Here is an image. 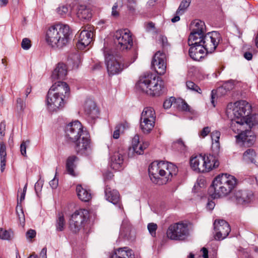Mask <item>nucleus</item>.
<instances>
[{
  "mask_svg": "<svg viewBox=\"0 0 258 258\" xmlns=\"http://www.w3.org/2000/svg\"><path fill=\"white\" fill-rule=\"evenodd\" d=\"M46 252H47L46 248V247L43 248L40 253V258H47Z\"/></svg>",
  "mask_w": 258,
  "mask_h": 258,
  "instance_id": "69168bd1",
  "label": "nucleus"
},
{
  "mask_svg": "<svg viewBox=\"0 0 258 258\" xmlns=\"http://www.w3.org/2000/svg\"><path fill=\"white\" fill-rule=\"evenodd\" d=\"M148 119L151 120H155V112L151 107H145L141 114V118Z\"/></svg>",
  "mask_w": 258,
  "mask_h": 258,
  "instance_id": "f704fd0d",
  "label": "nucleus"
},
{
  "mask_svg": "<svg viewBox=\"0 0 258 258\" xmlns=\"http://www.w3.org/2000/svg\"><path fill=\"white\" fill-rule=\"evenodd\" d=\"M255 152L252 149L246 150L243 154V159L247 162L253 163L255 161Z\"/></svg>",
  "mask_w": 258,
  "mask_h": 258,
  "instance_id": "c9c22d12",
  "label": "nucleus"
},
{
  "mask_svg": "<svg viewBox=\"0 0 258 258\" xmlns=\"http://www.w3.org/2000/svg\"><path fill=\"white\" fill-rule=\"evenodd\" d=\"M76 191L79 198L83 202H87L91 199V194L87 189L83 188L81 185L76 187Z\"/></svg>",
  "mask_w": 258,
  "mask_h": 258,
  "instance_id": "7c9ffc66",
  "label": "nucleus"
},
{
  "mask_svg": "<svg viewBox=\"0 0 258 258\" xmlns=\"http://www.w3.org/2000/svg\"><path fill=\"white\" fill-rule=\"evenodd\" d=\"M58 184V180L55 177L49 182V185L52 189L57 188Z\"/></svg>",
  "mask_w": 258,
  "mask_h": 258,
  "instance_id": "bf43d9fd",
  "label": "nucleus"
},
{
  "mask_svg": "<svg viewBox=\"0 0 258 258\" xmlns=\"http://www.w3.org/2000/svg\"><path fill=\"white\" fill-rule=\"evenodd\" d=\"M26 107L25 102L21 98H18L17 99V110L22 111L24 110Z\"/></svg>",
  "mask_w": 258,
  "mask_h": 258,
  "instance_id": "8fccbe9b",
  "label": "nucleus"
},
{
  "mask_svg": "<svg viewBox=\"0 0 258 258\" xmlns=\"http://www.w3.org/2000/svg\"><path fill=\"white\" fill-rule=\"evenodd\" d=\"M36 233L34 230L30 229L26 232V237L28 239H32L35 237Z\"/></svg>",
  "mask_w": 258,
  "mask_h": 258,
  "instance_id": "680f3d73",
  "label": "nucleus"
},
{
  "mask_svg": "<svg viewBox=\"0 0 258 258\" xmlns=\"http://www.w3.org/2000/svg\"><path fill=\"white\" fill-rule=\"evenodd\" d=\"M104 56L108 73L109 76H113L119 74L134 62L137 57V54L135 53L131 61L126 60L120 55H114L110 52L105 51Z\"/></svg>",
  "mask_w": 258,
  "mask_h": 258,
  "instance_id": "423d86ee",
  "label": "nucleus"
},
{
  "mask_svg": "<svg viewBox=\"0 0 258 258\" xmlns=\"http://www.w3.org/2000/svg\"><path fill=\"white\" fill-rule=\"evenodd\" d=\"M190 165L192 170L197 172H206L218 167L219 162L213 155L203 156L200 154L190 158Z\"/></svg>",
  "mask_w": 258,
  "mask_h": 258,
  "instance_id": "0eeeda50",
  "label": "nucleus"
},
{
  "mask_svg": "<svg viewBox=\"0 0 258 258\" xmlns=\"http://www.w3.org/2000/svg\"><path fill=\"white\" fill-rule=\"evenodd\" d=\"M123 163V153L120 151H115L110 157V166L115 170L122 168Z\"/></svg>",
  "mask_w": 258,
  "mask_h": 258,
  "instance_id": "5701e85b",
  "label": "nucleus"
},
{
  "mask_svg": "<svg viewBox=\"0 0 258 258\" xmlns=\"http://www.w3.org/2000/svg\"><path fill=\"white\" fill-rule=\"evenodd\" d=\"M66 138L70 143L76 142L84 133H87L83 131V127L80 122L76 120L70 123L66 127Z\"/></svg>",
  "mask_w": 258,
  "mask_h": 258,
  "instance_id": "9b49d317",
  "label": "nucleus"
},
{
  "mask_svg": "<svg viewBox=\"0 0 258 258\" xmlns=\"http://www.w3.org/2000/svg\"><path fill=\"white\" fill-rule=\"evenodd\" d=\"M191 0H182L176 12L177 15H182L189 6Z\"/></svg>",
  "mask_w": 258,
  "mask_h": 258,
  "instance_id": "58836bf2",
  "label": "nucleus"
},
{
  "mask_svg": "<svg viewBox=\"0 0 258 258\" xmlns=\"http://www.w3.org/2000/svg\"><path fill=\"white\" fill-rule=\"evenodd\" d=\"M120 235L121 236L129 240L132 241L135 239V232L126 220L123 221L122 222L120 230Z\"/></svg>",
  "mask_w": 258,
  "mask_h": 258,
  "instance_id": "393cba45",
  "label": "nucleus"
},
{
  "mask_svg": "<svg viewBox=\"0 0 258 258\" xmlns=\"http://www.w3.org/2000/svg\"><path fill=\"white\" fill-rule=\"evenodd\" d=\"M43 184V180H41L40 179L37 181V182L35 184V190L36 194L38 195V192L41 190L42 186Z\"/></svg>",
  "mask_w": 258,
  "mask_h": 258,
  "instance_id": "5fc2aeb1",
  "label": "nucleus"
},
{
  "mask_svg": "<svg viewBox=\"0 0 258 258\" xmlns=\"http://www.w3.org/2000/svg\"><path fill=\"white\" fill-rule=\"evenodd\" d=\"M237 184V180L234 176L223 173L215 178L209 193L214 199L225 197L234 189Z\"/></svg>",
  "mask_w": 258,
  "mask_h": 258,
  "instance_id": "7ed1b4c3",
  "label": "nucleus"
},
{
  "mask_svg": "<svg viewBox=\"0 0 258 258\" xmlns=\"http://www.w3.org/2000/svg\"><path fill=\"white\" fill-rule=\"evenodd\" d=\"M114 42L118 49L121 51L130 49L133 45V39L127 29L117 31L114 34Z\"/></svg>",
  "mask_w": 258,
  "mask_h": 258,
  "instance_id": "9d476101",
  "label": "nucleus"
},
{
  "mask_svg": "<svg viewBox=\"0 0 258 258\" xmlns=\"http://www.w3.org/2000/svg\"><path fill=\"white\" fill-rule=\"evenodd\" d=\"M16 213L21 224L24 225L25 223V216L21 205L19 203H17L16 207Z\"/></svg>",
  "mask_w": 258,
  "mask_h": 258,
  "instance_id": "37998d69",
  "label": "nucleus"
},
{
  "mask_svg": "<svg viewBox=\"0 0 258 258\" xmlns=\"http://www.w3.org/2000/svg\"><path fill=\"white\" fill-rule=\"evenodd\" d=\"M111 258H134L133 251L127 247L116 249Z\"/></svg>",
  "mask_w": 258,
  "mask_h": 258,
  "instance_id": "bb28decb",
  "label": "nucleus"
},
{
  "mask_svg": "<svg viewBox=\"0 0 258 258\" xmlns=\"http://www.w3.org/2000/svg\"><path fill=\"white\" fill-rule=\"evenodd\" d=\"M205 30V25L203 21L196 22L189 36V41H192L194 44H201L206 53H212L217 47L222 38L217 31H212L204 35Z\"/></svg>",
  "mask_w": 258,
  "mask_h": 258,
  "instance_id": "f257e3e1",
  "label": "nucleus"
},
{
  "mask_svg": "<svg viewBox=\"0 0 258 258\" xmlns=\"http://www.w3.org/2000/svg\"><path fill=\"white\" fill-rule=\"evenodd\" d=\"M253 193L248 190L239 189L235 191L233 196L230 198L231 201L238 205H246L252 201Z\"/></svg>",
  "mask_w": 258,
  "mask_h": 258,
  "instance_id": "f3484780",
  "label": "nucleus"
},
{
  "mask_svg": "<svg viewBox=\"0 0 258 258\" xmlns=\"http://www.w3.org/2000/svg\"><path fill=\"white\" fill-rule=\"evenodd\" d=\"M221 134L218 131H214L211 133V139L212 140V148L215 153H217L220 149L219 139Z\"/></svg>",
  "mask_w": 258,
  "mask_h": 258,
  "instance_id": "473e14b6",
  "label": "nucleus"
},
{
  "mask_svg": "<svg viewBox=\"0 0 258 258\" xmlns=\"http://www.w3.org/2000/svg\"><path fill=\"white\" fill-rule=\"evenodd\" d=\"M250 105L247 103L243 102L242 104L239 106H236L233 109L234 119L232 120V125L237 124L239 126V130L244 129V127H242L244 125L243 118L246 117Z\"/></svg>",
  "mask_w": 258,
  "mask_h": 258,
  "instance_id": "4468645a",
  "label": "nucleus"
},
{
  "mask_svg": "<svg viewBox=\"0 0 258 258\" xmlns=\"http://www.w3.org/2000/svg\"><path fill=\"white\" fill-rule=\"evenodd\" d=\"M49 90L54 91V93L64 99L70 91V88L66 82L58 81L53 84Z\"/></svg>",
  "mask_w": 258,
  "mask_h": 258,
  "instance_id": "4be33fe9",
  "label": "nucleus"
},
{
  "mask_svg": "<svg viewBox=\"0 0 258 258\" xmlns=\"http://www.w3.org/2000/svg\"><path fill=\"white\" fill-rule=\"evenodd\" d=\"M149 146V143L148 141H140L139 136L136 135L133 138L132 148L130 149V151H132L137 155H142L144 154V150Z\"/></svg>",
  "mask_w": 258,
  "mask_h": 258,
  "instance_id": "6ab92c4d",
  "label": "nucleus"
},
{
  "mask_svg": "<svg viewBox=\"0 0 258 258\" xmlns=\"http://www.w3.org/2000/svg\"><path fill=\"white\" fill-rule=\"evenodd\" d=\"M127 127L126 124H118L115 127V130L113 134V138L115 139H117L119 137L120 132H123L124 130Z\"/></svg>",
  "mask_w": 258,
  "mask_h": 258,
  "instance_id": "a19ab883",
  "label": "nucleus"
},
{
  "mask_svg": "<svg viewBox=\"0 0 258 258\" xmlns=\"http://www.w3.org/2000/svg\"><path fill=\"white\" fill-rule=\"evenodd\" d=\"M78 159V157L75 155L69 157L66 162V170L68 174L75 176L74 169L76 167L75 162Z\"/></svg>",
  "mask_w": 258,
  "mask_h": 258,
  "instance_id": "2f4dec72",
  "label": "nucleus"
},
{
  "mask_svg": "<svg viewBox=\"0 0 258 258\" xmlns=\"http://www.w3.org/2000/svg\"><path fill=\"white\" fill-rule=\"evenodd\" d=\"M181 108L183 111H189V105L184 101H181Z\"/></svg>",
  "mask_w": 258,
  "mask_h": 258,
  "instance_id": "0e129e2a",
  "label": "nucleus"
},
{
  "mask_svg": "<svg viewBox=\"0 0 258 258\" xmlns=\"http://www.w3.org/2000/svg\"><path fill=\"white\" fill-rule=\"evenodd\" d=\"M167 236L171 240H183L189 234L188 226L182 222L171 224L167 230Z\"/></svg>",
  "mask_w": 258,
  "mask_h": 258,
  "instance_id": "6e6552de",
  "label": "nucleus"
},
{
  "mask_svg": "<svg viewBox=\"0 0 258 258\" xmlns=\"http://www.w3.org/2000/svg\"><path fill=\"white\" fill-rule=\"evenodd\" d=\"M75 145V149L77 154L88 156L92 153V148L89 136L88 133H84L76 142H72Z\"/></svg>",
  "mask_w": 258,
  "mask_h": 258,
  "instance_id": "f8f14e48",
  "label": "nucleus"
},
{
  "mask_svg": "<svg viewBox=\"0 0 258 258\" xmlns=\"http://www.w3.org/2000/svg\"><path fill=\"white\" fill-rule=\"evenodd\" d=\"M68 70L67 66L63 63H58L52 72L51 79L53 81L55 80H64L67 75Z\"/></svg>",
  "mask_w": 258,
  "mask_h": 258,
  "instance_id": "b1692460",
  "label": "nucleus"
},
{
  "mask_svg": "<svg viewBox=\"0 0 258 258\" xmlns=\"http://www.w3.org/2000/svg\"><path fill=\"white\" fill-rule=\"evenodd\" d=\"M148 229L149 230V233L152 236H155L156 235V231L157 229V225L156 224L154 223H151L148 224Z\"/></svg>",
  "mask_w": 258,
  "mask_h": 258,
  "instance_id": "3c124183",
  "label": "nucleus"
},
{
  "mask_svg": "<svg viewBox=\"0 0 258 258\" xmlns=\"http://www.w3.org/2000/svg\"><path fill=\"white\" fill-rule=\"evenodd\" d=\"M103 176L104 179L105 181H106L107 180L111 179L113 176V174L111 172L107 171L104 173Z\"/></svg>",
  "mask_w": 258,
  "mask_h": 258,
  "instance_id": "e2e57ef3",
  "label": "nucleus"
},
{
  "mask_svg": "<svg viewBox=\"0 0 258 258\" xmlns=\"http://www.w3.org/2000/svg\"><path fill=\"white\" fill-rule=\"evenodd\" d=\"M188 43L190 46L188 51L189 55L194 60H200L207 54L201 44H194L192 41H189V39Z\"/></svg>",
  "mask_w": 258,
  "mask_h": 258,
  "instance_id": "aec40b11",
  "label": "nucleus"
},
{
  "mask_svg": "<svg viewBox=\"0 0 258 258\" xmlns=\"http://www.w3.org/2000/svg\"><path fill=\"white\" fill-rule=\"evenodd\" d=\"M65 220L64 216L62 213H59L56 221V230L57 231H62L65 227Z\"/></svg>",
  "mask_w": 258,
  "mask_h": 258,
  "instance_id": "4c0bfd02",
  "label": "nucleus"
},
{
  "mask_svg": "<svg viewBox=\"0 0 258 258\" xmlns=\"http://www.w3.org/2000/svg\"><path fill=\"white\" fill-rule=\"evenodd\" d=\"M21 46L24 50L29 49L31 46L30 40L27 38H24L21 42Z\"/></svg>",
  "mask_w": 258,
  "mask_h": 258,
  "instance_id": "603ef678",
  "label": "nucleus"
},
{
  "mask_svg": "<svg viewBox=\"0 0 258 258\" xmlns=\"http://www.w3.org/2000/svg\"><path fill=\"white\" fill-rule=\"evenodd\" d=\"M13 232L10 230L0 228V238L3 240H9L13 238Z\"/></svg>",
  "mask_w": 258,
  "mask_h": 258,
  "instance_id": "ea45409f",
  "label": "nucleus"
},
{
  "mask_svg": "<svg viewBox=\"0 0 258 258\" xmlns=\"http://www.w3.org/2000/svg\"><path fill=\"white\" fill-rule=\"evenodd\" d=\"M178 171L177 166L174 164L162 161H154L150 164L148 168L151 180L157 184H160V176L162 179H164V182L166 183L171 180L173 176H175Z\"/></svg>",
  "mask_w": 258,
  "mask_h": 258,
  "instance_id": "20e7f679",
  "label": "nucleus"
},
{
  "mask_svg": "<svg viewBox=\"0 0 258 258\" xmlns=\"http://www.w3.org/2000/svg\"><path fill=\"white\" fill-rule=\"evenodd\" d=\"M159 43L161 44L163 49H168L170 47L169 43L168 42L167 38L166 37L160 35L159 38Z\"/></svg>",
  "mask_w": 258,
  "mask_h": 258,
  "instance_id": "c03bdc74",
  "label": "nucleus"
},
{
  "mask_svg": "<svg viewBox=\"0 0 258 258\" xmlns=\"http://www.w3.org/2000/svg\"><path fill=\"white\" fill-rule=\"evenodd\" d=\"M68 11L69 9L68 6L64 5L60 6L56 9V12L58 14L62 17L67 14Z\"/></svg>",
  "mask_w": 258,
  "mask_h": 258,
  "instance_id": "09e8293b",
  "label": "nucleus"
},
{
  "mask_svg": "<svg viewBox=\"0 0 258 258\" xmlns=\"http://www.w3.org/2000/svg\"><path fill=\"white\" fill-rule=\"evenodd\" d=\"M249 111L247 112V115L245 118H243L244 125L242 127L245 128V126H247L249 130H250L252 126L258 124V115L256 114L248 115Z\"/></svg>",
  "mask_w": 258,
  "mask_h": 258,
  "instance_id": "c85d7f7f",
  "label": "nucleus"
},
{
  "mask_svg": "<svg viewBox=\"0 0 258 258\" xmlns=\"http://www.w3.org/2000/svg\"><path fill=\"white\" fill-rule=\"evenodd\" d=\"M243 129L240 130L241 132L238 135L236 136L237 140H240L244 146L250 147L252 146L255 142V136L251 130L245 128V131Z\"/></svg>",
  "mask_w": 258,
  "mask_h": 258,
  "instance_id": "412c9836",
  "label": "nucleus"
},
{
  "mask_svg": "<svg viewBox=\"0 0 258 258\" xmlns=\"http://www.w3.org/2000/svg\"><path fill=\"white\" fill-rule=\"evenodd\" d=\"M137 87L150 96H159L162 93L163 84L154 74L146 73L140 78Z\"/></svg>",
  "mask_w": 258,
  "mask_h": 258,
  "instance_id": "39448f33",
  "label": "nucleus"
},
{
  "mask_svg": "<svg viewBox=\"0 0 258 258\" xmlns=\"http://www.w3.org/2000/svg\"><path fill=\"white\" fill-rule=\"evenodd\" d=\"M214 226L216 232L215 238L218 240L225 238L231 231L230 225L224 220H216Z\"/></svg>",
  "mask_w": 258,
  "mask_h": 258,
  "instance_id": "2eb2a0df",
  "label": "nucleus"
},
{
  "mask_svg": "<svg viewBox=\"0 0 258 258\" xmlns=\"http://www.w3.org/2000/svg\"><path fill=\"white\" fill-rule=\"evenodd\" d=\"M211 129L209 126L205 127L203 128V130L201 131L200 133V136L202 137L203 138L207 136L208 134L210 132Z\"/></svg>",
  "mask_w": 258,
  "mask_h": 258,
  "instance_id": "4d7b16f0",
  "label": "nucleus"
},
{
  "mask_svg": "<svg viewBox=\"0 0 258 258\" xmlns=\"http://www.w3.org/2000/svg\"><path fill=\"white\" fill-rule=\"evenodd\" d=\"M155 120L140 118V128L144 134L149 133L155 125Z\"/></svg>",
  "mask_w": 258,
  "mask_h": 258,
  "instance_id": "c756f323",
  "label": "nucleus"
},
{
  "mask_svg": "<svg viewBox=\"0 0 258 258\" xmlns=\"http://www.w3.org/2000/svg\"><path fill=\"white\" fill-rule=\"evenodd\" d=\"M77 15L80 20H89L92 17V13L87 6L80 5L78 7Z\"/></svg>",
  "mask_w": 258,
  "mask_h": 258,
  "instance_id": "cd10ccee",
  "label": "nucleus"
},
{
  "mask_svg": "<svg viewBox=\"0 0 258 258\" xmlns=\"http://www.w3.org/2000/svg\"><path fill=\"white\" fill-rule=\"evenodd\" d=\"M6 130V123L3 121L0 123V136L2 137L5 136V131Z\"/></svg>",
  "mask_w": 258,
  "mask_h": 258,
  "instance_id": "052dcab7",
  "label": "nucleus"
},
{
  "mask_svg": "<svg viewBox=\"0 0 258 258\" xmlns=\"http://www.w3.org/2000/svg\"><path fill=\"white\" fill-rule=\"evenodd\" d=\"M89 217V211L86 209H79L75 211L70 220V227L75 233L84 227Z\"/></svg>",
  "mask_w": 258,
  "mask_h": 258,
  "instance_id": "1a4fd4ad",
  "label": "nucleus"
},
{
  "mask_svg": "<svg viewBox=\"0 0 258 258\" xmlns=\"http://www.w3.org/2000/svg\"><path fill=\"white\" fill-rule=\"evenodd\" d=\"M104 192L106 200L114 205H116L118 203L120 200V196L117 190L112 189L108 185H106Z\"/></svg>",
  "mask_w": 258,
  "mask_h": 258,
  "instance_id": "a878e982",
  "label": "nucleus"
},
{
  "mask_svg": "<svg viewBox=\"0 0 258 258\" xmlns=\"http://www.w3.org/2000/svg\"><path fill=\"white\" fill-rule=\"evenodd\" d=\"M71 35V31L68 25L57 24L48 29L45 40L52 48L61 49L68 44Z\"/></svg>",
  "mask_w": 258,
  "mask_h": 258,
  "instance_id": "f03ea898",
  "label": "nucleus"
},
{
  "mask_svg": "<svg viewBox=\"0 0 258 258\" xmlns=\"http://www.w3.org/2000/svg\"><path fill=\"white\" fill-rule=\"evenodd\" d=\"M69 61L73 64V68H78L81 62V57L79 54L74 53L70 55Z\"/></svg>",
  "mask_w": 258,
  "mask_h": 258,
  "instance_id": "e433bc0d",
  "label": "nucleus"
},
{
  "mask_svg": "<svg viewBox=\"0 0 258 258\" xmlns=\"http://www.w3.org/2000/svg\"><path fill=\"white\" fill-rule=\"evenodd\" d=\"M175 98L174 97H170V98L166 99L163 103V107L165 109H168L169 108L172 104V103L175 101Z\"/></svg>",
  "mask_w": 258,
  "mask_h": 258,
  "instance_id": "864d4df0",
  "label": "nucleus"
},
{
  "mask_svg": "<svg viewBox=\"0 0 258 258\" xmlns=\"http://www.w3.org/2000/svg\"><path fill=\"white\" fill-rule=\"evenodd\" d=\"M244 57L247 60H250L252 59V54L251 52H246L244 53Z\"/></svg>",
  "mask_w": 258,
  "mask_h": 258,
  "instance_id": "338daca9",
  "label": "nucleus"
},
{
  "mask_svg": "<svg viewBox=\"0 0 258 258\" xmlns=\"http://www.w3.org/2000/svg\"><path fill=\"white\" fill-rule=\"evenodd\" d=\"M155 25L152 22H149L147 24L146 26V30L147 31H150V30L154 28Z\"/></svg>",
  "mask_w": 258,
  "mask_h": 258,
  "instance_id": "774afa93",
  "label": "nucleus"
},
{
  "mask_svg": "<svg viewBox=\"0 0 258 258\" xmlns=\"http://www.w3.org/2000/svg\"><path fill=\"white\" fill-rule=\"evenodd\" d=\"M6 146L4 142L0 143V161L1 171L3 172L5 169L6 163Z\"/></svg>",
  "mask_w": 258,
  "mask_h": 258,
  "instance_id": "72a5a7b5",
  "label": "nucleus"
},
{
  "mask_svg": "<svg viewBox=\"0 0 258 258\" xmlns=\"http://www.w3.org/2000/svg\"><path fill=\"white\" fill-rule=\"evenodd\" d=\"M29 143H30L29 140H27L26 141H22V142L20 145L21 153L23 156H24L25 157L27 156L26 148H27V145H28L29 144Z\"/></svg>",
  "mask_w": 258,
  "mask_h": 258,
  "instance_id": "de8ad7c7",
  "label": "nucleus"
},
{
  "mask_svg": "<svg viewBox=\"0 0 258 258\" xmlns=\"http://www.w3.org/2000/svg\"><path fill=\"white\" fill-rule=\"evenodd\" d=\"M186 88L191 91L197 92L199 94L202 93L201 89L193 82L188 81L186 82Z\"/></svg>",
  "mask_w": 258,
  "mask_h": 258,
  "instance_id": "79ce46f5",
  "label": "nucleus"
},
{
  "mask_svg": "<svg viewBox=\"0 0 258 258\" xmlns=\"http://www.w3.org/2000/svg\"><path fill=\"white\" fill-rule=\"evenodd\" d=\"M93 32L92 29L84 30L80 34L79 40L76 44L78 49L83 50L93 41Z\"/></svg>",
  "mask_w": 258,
  "mask_h": 258,
  "instance_id": "a211bd4d",
  "label": "nucleus"
},
{
  "mask_svg": "<svg viewBox=\"0 0 258 258\" xmlns=\"http://www.w3.org/2000/svg\"><path fill=\"white\" fill-rule=\"evenodd\" d=\"M46 103L47 108L50 112H56L60 110L64 104L63 97L50 90L47 95Z\"/></svg>",
  "mask_w": 258,
  "mask_h": 258,
  "instance_id": "ddd939ff",
  "label": "nucleus"
},
{
  "mask_svg": "<svg viewBox=\"0 0 258 258\" xmlns=\"http://www.w3.org/2000/svg\"><path fill=\"white\" fill-rule=\"evenodd\" d=\"M117 3H115L112 8L111 16L114 18H117L119 16V12L117 11L118 8Z\"/></svg>",
  "mask_w": 258,
  "mask_h": 258,
  "instance_id": "6e6d98bb",
  "label": "nucleus"
},
{
  "mask_svg": "<svg viewBox=\"0 0 258 258\" xmlns=\"http://www.w3.org/2000/svg\"><path fill=\"white\" fill-rule=\"evenodd\" d=\"M173 145L175 147L177 148L178 150L181 151H184L186 148V146L184 145V143L181 139H179L176 142H174Z\"/></svg>",
  "mask_w": 258,
  "mask_h": 258,
  "instance_id": "a18cd8bd",
  "label": "nucleus"
},
{
  "mask_svg": "<svg viewBox=\"0 0 258 258\" xmlns=\"http://www.w3.org/2000/svg\"><path fill=\"white\" fill-rule=\"evenodd\" d=\"M166 54L160 51H157L152 60V67L160 75L164 74L166 70Z\"/></svg>",
  "mask_w": 258,
  "mask_h": 258,
  "instance_id": "dca6fc26",
  "label": "nucleus"
},
{
  "mask_svg": "<svg viewBox=\"0 0 258 258\" xmlns=\"http://www.w3.org/2000/svg\"><path fill=\"white\" fill-rule=\"evenodd\" d=\"M85 111L87 114H89L92 118H95V116L93 115L94 113H97V110L95 106V105L93 104V109H85Z\"/></svg>",
  "mask_w": 258,
  "mask_h": 258,
  "instance_id": "13d9d810",
  "label": "nucleus"
},
{
  "mask_svg": "<svg viewBox=\"0 0 258 258\" xmlns=\"http://www.w3.org/2000/svg\"><path fill=\"white\" fill-rule=\"evenodd\" d=\"M233 88V85L231 83H226L224 86L222 87H219L217 89L218 93H220L222 94H225L226 92V89L229 90L230 89H232Z\"/></svg>",
  "mask_w": 258,
  "mask_h": 258,
  "instance_id": "49530a36",
  "label": "nucleus"
}]
</instances>
